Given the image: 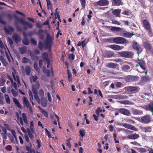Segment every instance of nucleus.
I'll use <instances>...</instances> for the list:
<instances>
[{"label": "nucleus", "mask_w": 153, "mask_h": 153, "mask_svg": "<svg viewBox=\"0 0 153 153\" xmlns=\"http://www.w3.org/2000/svg\"><path fill=\"white\" fill-rule=\"evenodd\" d=\"M33 67L36 71L38 72L40 71V69L38 67V63L36 62H34Z\"/></svg>", "instance_id": "obj_51"}, {"label": "nucleus", "mask_w": 153, "mask_h": 153, "mask_svg": "<svg viewBox=\"0 0 153 153\" xmlns=\"http://www.w3.org/2000/svg\"><path fill=\"white\" fill-rule=\"evenodd\" d=\"M25 70L26 74L29 75L31 72V69L30 67L28 66H26L25 67Z\"/></svg>", "instance_id": "obj_40"}, {"label": "nucleus", "mask_w": 153, "mask_h": 153, "mask_svg": "<svg viewBox=\"0 0 153 153\" xmlns=\"http://www.w3.org/2000/svg\"><path fill=\"white\" fill-rule=\"evenodd\" d=\"M140 88L136 86H129L127 87V91L129 94H135L137 92Z\"/></svg>", "instance_id": "obj_5"}, {"label": "nucleus", "mask_w": 153, "mask_h": 153, "mask_svg": "<svg viewBox=\"0 0 153 153\" xmlns=\"http://www.w3.org/2000/svg\"><path fill=\"white\" fill-rule=\"evenodd\" d=\"M149 79H150L149 77L146 76H143L142 78V80L145 82H147V81L149 80Z\"/></svg>", "instance_id": "obj_57"}, {"label": "nucleus", "mask_w": 153, "mask_h": 153, "mask_svg": "<svg viewBox=\"0 0 153 153\" xmlns=\"http://www.w3.org/2000/svg\"><path fill=\"white\" fill-rule=\"evenodd\" d=\"M146 108L147 109L151 111L153 115V103H150L146 105Z\"/></svg>", "instance_id": "obj_28"}, {"label": "nucleus", "mask_w": 153, "mask_h": 153, "mask_svg": "<svg viewBox=\"0 0 153 153\" xmlns=\"http://www.w3.org/2000/svg\"><path fill=\"white\" fill-rule=\"evenodd\" d=\"M113 43L117 44H123L127 42L126 39L123 37H116L113 39Z\"/></svg>", "instance_id": "obj_3"}, {"label": "nucleus", "mask_w": 153, "mask_h": 153, "mask_svg": "<svg viewBox=\"0 0 153 153\" xmlns=\"http://www.w3.org/2000/svg\"><path fill=\"white\" fill-rule=\"evenodd\" d=\"M54 40L53 37L51 36L49 34L47 35L45 40L44 42V44L45 45V49L48 48L49 51H51V47Z\"/></svg>", "instance_id": "obj_1"}, {"label": "nucleus", "mask_w": 153, "mask_h": 153, "mask_svg": "<svg viewBox=\"0 0 153 153\" xmlns=\"http://www.w3.org/2000/svg\"><path fill=\"white\" fill-rule=\"evenodd\" d=\"M6 79L5 78H1L0 81V85L1 86H3L5 82H6Z\"/></svg>", "instance_id": "obj_56"}, {"label": "nucleus", "mask_w": 153, "mask_h": 153, "mask_svg": "<svg viewBox=\"0 0 153 153\" xmlns=\"http://www.w3.org/2000/svg\"><path fill=\"white\" fill-rule=\"evenodd\" d=\"M130 102L129 100H124L120 102L121 103L124 104H129Z\"/></svg>", "instance_id": "obj_64"}, {"label": "nucleus", "mask_w": 153, "mask_h": 153, "mask_svg": "<svg viewBox=\"0 0 153 153\" xmlns=\"http://www.w3.org/2000/svg\"><path fill=\"white\" fill-rule=\"evenodd\" d=\"M131 14V12L130 11V10L128 9H126L122 13V14L127 16L130 15Z\"/></svg>", "instance_id": "obj_44"}, {"label": "nucleus", "mask_w": 153, "mask_h": 153, "mask_svg": "<svg viewBox=\"0 0 153 153\" xmlns=\"http://www.w3.org/2000/svg\"><path fill=\"white\" fill-rule=\"evenodd\" d=\"M134 35L133 33H130L127 32H125L123 33L122 36L126 37H131L133 35Z\"/></svg>", "instance_id": "obj_30"}, {"label": "nucleus", "mask_w": 153, "mask_h": 153, "mask_svg": "<svg viewBox=\"0 0 153 153\" xmlns=\"http://www.w3.org/2000/svg\"><path fill=\"white\" fill-rule=\"evenodd\" d=\"M38 79V77L36 76H33L32 78H30V82L32 83L33 81V82H36V80Z\"/></svg>", "instance_id": "obj_52"}, {"label": "nucleus", "mask_w": 153, "mask_h": 153, "mask_svg": "<svg viewBox=\"0 0 153 153\" xmlns=\"http://www.w3.org/2000/svg\"><path fill=\"white\" fill-rule=\"evenodd\" d=\"M109 2L108 0H100L97 2V4L100 6H107Z\"/></svg>", "instance_id": "obj_12"}, {"label": "nucleus", "mask_w": 153, "mask_h": 153, "mask_svg": "<svg viewBox=\"0 0 153 153\" xmlns=\"http://www.w3.org/2000/svg\"><path fill=\"white\" fill-rule=\"evenodd\" d=\"M39 95L41 98H44V93L43 90L40 89L39 91Z\"/></svg>", "instance_id": "obj_53"}, {"label": "nucleus", "mask_w": 153, "mask_h": 153, "mask_svg": "<svg viewBox=\"0 0 153 153\" xmlns=\"http://www.w3.org/2000/svg\"><path fill=\"white\" fill-rule=\"evenodd\" d=\"M31 42L33 45H36L37 44L36 41L35 40L34 38H32L31 39Z\"/></svg>", "instance_id": "obj_60"}, {"label": "nucleus", "mask_w": 153, "mask_h": 153, "mask_svg": "<svg viewBox=\"0 0 153 153\" xmlns=\"http://www.w3.org/2000/svg\"><path fill=\"white\" fill-rule=\"evenodd\" d=\"M40 87V83L38 81H36L34 84L32 85V90L33 92L36 93L38 92V90Z\"/></svg>", "instance_id": "obj_15"}, {"label": "nucleus", "mask_w": 153, "mask_h": 153, "mask_svg": "<svg viewBox=\"0 0 153 153\" xmlns=\"http://www.w3.org/2000/svg\"><path fill=\"white\" fill-rule=\"evenodd\" d=\"M4 30L6 33L9 34L11 32H13L14 31V30L13 27L10 26H8V27H5L4 28Z\"/></svg>", "instance_id": "obj_20"}, {"label": "nucleus", "mask_w": 153, "mask_h": 153, "mask_svg": "<svg viewBox=\"0 0 153 153\" xmlns=\"http://www.w3.org/2000/svg\"><path fill=\"white\" fill-rule=\"evenodd\" d=\"M80 2L81 3L82 7L83 9H84L85 7V0H80Z\"/></svg>", "instance_id": "obj_55"}, {"label": "nucleus", "mask_w": 153, "mask_h": 153, "mask_svg": "<svg viewBox=\"0 0 153 153\" xmlns=\"http://www.w3.org/2000/svg\"><path fill=\"white\" fill-rule=\"evenodd\" d=\"M41 112L43 114L44 116L47 118H48V112L45 110H44L42 108L40 109Z\"/></svg>", "instance_id": "obj_38"}, {"label": "nucleus", "mask_w": 153, "mask_h": 153, "mask_svg": "<svg viewBox=\"0 0 153 153\" xmlns=\"http://www.w3.org/2000/svg\"><path fill=\"white\" fill-rule=\"evenodd\" d=\"M142 130L145 132H150L152 131V128L150 126L143 127Z\"/></svg>", "instance_id": "obj_29"}, {"label": "nucleus", "mask_w": 153, "mask_h": 153, "mask_svg": "<svg viewBox=\"0 0 153 153\" xmlns=\"http://www.w3.org/2000/svg\"><path fill=\"white\" fill-rule=\"evenodd\" d=\"M151 120V117L149 115H146L142 117L140 120V121L142 123L144 124H148L149 123Z\"/></svg>", "instance_id": "obj_7"}, {"label": "nucleus", "mask_w": 153, "mask_h": 153, "mask_svg": "<svg viewBox=\"0 0 153 153\" xmlns=\"http://www.w3.org/2000/svg\"><path fill=\"white\" fill-rule=\"evenodd\" d=\"M132 47L134 49L137 51L138 56L140 53L143 51V48L140 46L138 43L136 42H134L132 45Z\"/></svg>", "instance_id": "obj_6"}, {"label": "nucleus", "mask_w": 153, "mask_h": 153, "mask_svg": "<svg viewBox=\"0 0 153 153\" xmlns=\"http://www.w3.org/2000/svg\"><path fill=\"white\" fill-rule=\"evenodd\" d=\"M117 65H118L117 64L114 63H108L106 65V67L114 69L116 68Z\"/></svg>", "instance_id": "obj_27"}, {"label": "nucleus", "mask_w": 153, "mask_h": 153, "mask_svg": "<svg viewBox=\"0 0 153 153\" xmlns=\"http://www.w3.org/2000/svg\"><path fill=\"white\" fill-rule=\"evenodd\" d=\"M121 9H116L112 11V13L117 16H119L120 17V14Z\"/></svg>", "instance_id": "obj_26"}, {"label": "nucleus", "mask_w": 153, "mask_h": 153, "mask_svg": "<svg viewBox=\"0 0 153 153\" xmlns=\"http://www.w3.org/2000/svg\"><path fill=\"white\" fill-rule=\"evenodd\" d=\"M8 42L9 43V44L10 45H12L13 44V42L12 40V39L10 37H8Z\"/></svg>", "instance_id": "obj_63"}, {"label": "nucleus", "mask_w": 153, "mask_h": 153, "mask_svg": "<svg viewBox=\"0 0 153 153\" xmlns=\"http://www.w3.org/2000/svg\"><path fill=\"white\" fill-rule=\"evenodd\" d=\"M71 140V138H69L66 140V144L70 148H71V145L70 142V140Z\"/></svg>", "instance_id": "obj_62"}, {"label": "nucleus", "mask_w": 153, "mask_h": 153, "mask_svg": "<svg viewBox=\"0 0 153 153\" xmlns=\"http://www.w3.org/2000/svg\"><path fill=\"white\" fill-rule=\"evenodd\" d=\"M12 38L16 43H18L21 41V37L18 34L14 33L12 35Z\"/></svg>", "instance_id": "obj_16"}, {"label": "nucleus", "mask_w": 153, "mask_h": 153, "mask_svg": "<svg viewBox=\"0 0 153 153\" xmlns=\"http://www.w3.org/2000/svg\"><path fill=\"white\" fill-rule=\"evenodd\" d=\"M31 57L32 59L34 61H37L39 59V57L38 56H35L34 55H32L31 53Z\"/></svg>", "instance_id": "obj_50"}, {"label": "nucleus", "mask_w": 153, "mask_h": 153, "mask_svg": "<svg viewBox=\"0 0 153 153\" xmlns=\"http://www.w3.org/2000/svg\"><path fill=\"white\" fill-rule=\"evenodd\" d=\"M133 112V114L135 115H140L143 113V111L138 109H134Z\"/></svg>", "instance_id": "obj_39"}, {"label": "nucleus", "mask_w": 153, "mask_h": 153, "mask_svg": "<svg viewBox=\"0 0 153 153\" xmlns=\"http://www.w3.org/2000/svg\"><path fill=\"white\" fill-rule=\"evenodd\" d=\"M123 126L124 127L127 128L135 131L137 130V128L135 127L128 124L124 123L123 124Z\"/></svg>", "instance_id": "obj_22"}, {"label": "nucleus", "mask_w": 153, "mask_h": 153, "mask_svg": "<svg viewBox=\"0 0 153 153\" xmlns=\"http://www.w3.org/2000/svg\"><path fill=\"white\" fill-rule=\"evenodd\" d=\"M111 30L112 31H118L121 30V29L119 27H112L111 28Z\"/></svg>", "instance_id": "obj_46"}, {"label": "nucleus", "mask_w": 153, "mask_h": 153, "mask_svg": "<svg viewBox=\"0 0 153 153\" xmlns=\"http://www.w3.org/2000/svg\"><path fill=\"white\" fill-rule=\"evenodd\" d=\"M130 69V67L127 65H123L122 67V70L123 71H128Z\"/></svg>", "instance_id": "obj_45"}, {"label": "nucleus", "mask_w": 153, "mask_h": 153, "mask_svg": "<svg viewBox=\"0 0 153 153\" xmlns=\"http://www.w3.org/2000/svg\"><path fill=\"white\" fill-rule=\"evenodd\" d=\"M42 58L44 61L46 62L50 60L48 58V54L47 53H44L42 55Z\"/></svg>", "instance_id": "obj_35"}, {"label": "nucleus", "mask_w": 153, "mask_h": 153, "mask_svg": "<svg viewBox=\"0 0 153 153\" xmlns=\"http://www.w3.org/2000/svg\"><path fill=\"white\" fill-rule=\"evenodd\" d=\"M137 64L136 65V67L140 66V68L144 70L146 69L145 62L142 59H139L138 58V61L137 62Z\"/></svg>", "instance_id": "obj_9"}, {"label": "nucleus", "mask_w": 153, "mask_h": 153, "mask_svg": "<svg viewBox=\"0 0 153 153\" xmlns=\"http://www.w3.org/2000/svg\"><path fill=\"white\" fill-rule=\"evenodd\" d=\"M79 134L80 137H80V139L81 141L83 140V138L85 137V131L84 129H81L79 131Z\"/></svg>", "instance_id": "obj_31"}, {"label": "nucleus", "mask_w": 153, "mask_h": 153, "mask_svg": "<svg viewBox=\"0 0 153 153\" xmlns=\"http://www.w3.org/2000/svg\"><path fill=\"white\" fill-rule=\"evenodd\" d=\"M15 25L17 30L20 32L22 31V29L21 27L19 26L16 22H15Z\"/></svg>", "instance_id": "obj_49"}, {"label": "nucleus", "mask_w": 153, "mask_h": 153, "mask_svg": "<svg viewBox=\"0 0 153 153\" xmlns=\"http://www.w3.org/2000/svg\"><path fill=\"white\" fill-rule=\"evenodd\" d=\"M12 75L14 80L17 82L18 85L19 86V85H21L19 77L17 75L16 76L14 73L13 72H12Z\"/></svg>", "instance_id": "obj_24"}, {"label": "nucleus", "mask_w": 153, "mask_h": 153, "mask_svg": "<svg viewBox=\"0 0 153 153\" xmlns=\"http://www.w3.org/2000/svg\"><path fill=\"white\" fill-rule=\"evenodd\" d=\"M20 53L23 54H25L27 51L26 48V47L20 48H19Z\"/></svg>", "instance_id": "obj_42"}, {"label": "nucleus", "mask_w": 153, "mask_h": 153, "mask_svg": "<svg viewBox=\"0 0 153 153\" xmlns=\"http://www.w3.org/2000/svg\"><path fill=\"white\" fill-rule=\"evenodd\" d=\"M105 57L110 58L114 56V53L111 51H105L103 53Z\"/></svg>", "instance_id": "obj_17"}, {"label": "nucleus", "mask_w": 153, "mask_h": 153, "mask_svg": "<svg viewBox=\"0 0 153 153\" xmlns=\"http://www.w3.org/2000/svg\"><path fill=\"white\" fill-rule=\"evenodd\" d=\"M4 98L6 99L7 102L8 104L10 103V100L9 98V96L8 95L5 94L4 95Z\"/></svg>", "instance_id": "obj_48"}, {"label": "nucleus", "mask_w": 153, "mask_h": 153, "mask_svg": "<svg viewBox=\"0 0 153 153\" xmlns=\"http://www.w3.org/2000/svg\"><path fill=\"white\" fill-rule=\"evenodd\" d=\"M22 102L24 106L25 107H26L27 108H29L30 111L32 112V108L31 105L27 97H24L23 98Z\"/></svg>", "instance_id": "obj_11"}, {"label": "nucleus", "mask_w": 153, "mask_h": 153, "mask_svg": "<svg viewBox=\"0 0 153 153\" xmlns=\"http://www.w3.org/2000/svg\"><path fill=\"white\" fill-rule=\"evenodd\" d=\"M75 57V55L73 54H69L68 55V58L69 60H74Z\"/></svg>", "instance_id": "obj_54"}, {"label": "nucleus", "mask_w": 153, "mask_h": 153, "mask_svg": "<svg viewBox=\"0 0 153 153\" xmlns=\"http://www.w3.org/2000/svg\"><path fill=\"white\" fill-rule=\"evenodd\" d=\"M144 46L146 50H149L151 49V46L150 44L147 42L144 43Z\"/></svg>", "instance_id": "obj_47"}, {"label": "nucleus", "mask_w": 153, "mask_h": 153, "mask_svg": "<svg viewBox=\"0 0 153 153\" xmlns=\"http://www.w3.org/2000/svg\"><path fill=\"white\" fill-rule=\"evenodd\" d=\"M43 72L44 73L46 74L47 76V77H49L50 76L51 74V71L49 70H46L45 67H44L43 68Z\"/></svg>", "instance_id": "obj_32"}, {"label": "nucleus", "mask_w": 153, "mask_h": 153, "mask_svg": "<svg viewBox=\"0 0 153 153\" xmlns=\"http://www.w3.org/2000/svg\"><path fill=\"white\" fill-rule=\"evenodd\" d=\"M40 103H41L42 106L44 107H45L47 106V101L45 98H41Z\"/></svg>", "instance_id": "obj_33"}, {"label": "nucleus", "mask_w": 153, "mask_h": 153, "mask_svg": "<svg viewBox=\"0 0 153 153\" xmlns=\"http://www.w3.org/2000/svg\"><path fill=\"white\" fill-rule=\"evenodd\" d=\"M67 73L68 77V81L70 82L72 81V74H71V73L69 71L68 69L67 70Z\"/></svg>", "instance_id": "obj_37"}, {"label": "nucleus", "mask_w": 153, "mask_h": 153, "mask_svg": "<svg viewBox=\"0 0 153 153\" xmlns=\"http://www.w3.org/2000/svg\"><path fill=\"white\" fill-rule=\"evenodd\" d=\"M38 48L40 50H42L44 48V44L42 41H39L38 43Z\"/></svg>", "instance_id": "obj_43"}, {"label": "nucleus", "mask_w": 153, "mask_h": 153, "mask_svg": "<svg viewBox=\"0 0 153 153\" xmlns=\"http://www.w3.org/2000/svg\"><path fill=\"white\" fill-rule=\"evenodd\" d=\"M23 35L25 37L22 39V42L23 44L26 45H28L29 43V42L27 38L26 37V35L25 32H23Z\"/></svg>", "instance_id": "obj_23"}, {"label": "nucleus", "mask_w": 153, "mask_h": 153, "mask_svg": "<svg viewBox=\"0 0 153 153\" xmlns=\"http://www.w3.org/2000/svg\"><path fill=\"white\" fill-rule=\"evenodd\" d=\"M34 94V98L35 100L37 101V102L40 104V99L38 95L37 94L38 92H36L35 93L34 92H33Z\"/></svg>", "instance_id": "obj_36"}, {"label": "nucleus", "mask_w": 153, "mask_h": 153, "mask_svg": "<svg viewBox=\"0 0 153 153\" xmlns=\"http://www.w3.org/2000/svg\"><path fill=\"white\" fill-rule=\"evenodd\" d=\"M126 134L127 135V137L129 139H136L139 137L138 134H133L134 131H131L128 129H125L124 130Z\"/></svg>", "instance_id": "obj_2"}, {"label": "nucleus", "mask_w": 153, "mask_h": 153, "mask_svg": "<svg viewBox=\"0 0 153 153\" xmlns=\"http://www.w3.org/2000/svg\"><path fill=\"white\" fill-rule=\"evenodd\" d=\"M22 117L24 122L26 124L28 123L27 117L25 113H23L22 114Z\"/></svg>", "instance_id": "obj_41"}, {"label": "nucleus", "mask_w": 153, "mask_h": 153, "mask_svg": "<svg viewBox=\"0 0 153 153\" xmlns=\"http://www.w3.org/2000/svg\"><path fill=\"white\" fill-rule=\"evenodd\" d=\"M139 78V77L137 76L128 75L125 76L124 79L127 82H131L137 80Z\"/></svg>", "instance_id": "obj_10"}, {"label": "nucleus", "mask_w": 153, "mask_h": 153, "mask_svg": "<svg viewBox=\"0 0 153 153\" xmlns=\"http://www.w3.org/2000/svg\"><path fill=\"white\" fill-rule=\"evenodd\" d=\"M11 93L13 95L14 97H16L18 95V93L16 91L14 90L13 89H11Z\"/></svg>", "instance_id": "obj_58"}, {"label": "nucleus", "mask_w": 153, "mask_h": 153, "mask_svg": "<svg viewBox=\"0 0 153 153\" xmlns=\"http://www.w3.org/2000/svg\"><path fill=\"white\" fill-rule=\"evenodd\" d=\"M109 47L114 50H119L121 49V46L119 45H112L109 46Z\"/></svg>", "instance_id": "obj_25"}, {"label": "nucleus", "mask_w": 153, "mask_h": 153, "mask_svg": "<svg viewBox=\"0 0 153 153\" xmlns=\"http://www.w3.org/2000/svg\"><path fill=\"white\" fill-rule=\"evenodd\" d=\"M19 22L24 26H27L30 28H33V25L32 24L27 22L25 21L23 19L20 18L19 19Z\"/></svg>", "instance_id": "obj_13"}, {"label": "nucleus", "mask_w": 153, "mask_h": 153, "mask_svg": "<svg viewBox=\"0 0 153 153\" xmlns=\"http://www.w3.org/2000/svg\"><path fill=\"white\" fill-rule=\"evenodd\" d=\"M119 54L122 57L131 58L133 56V53L131 51H121Z\"/></svg>", "instance_id": "obj_8"}, {"label": "nucleus", "mask_w": 153, "mask_h": 153, "mask_svg": "<svg viewBox=\"0 0 153 153\" xmlns=\"http://www.w3.org/2000/svg\"><path fill=\"white\" fill-rule=\"evenodd\" d=\"M143 26L145 29L147 30L148 33H152V30L150 24L149 22L146 19H144L142 21Z\"/></svg>", "instance_id": "obj_4"}, {"label": "nucleus", "mask_w": 153, "mask_h": 153, "mask_svg": "<svg viewBox=\"0 0 153 153\" xmlns=\"http://www.w3.org/2000/svg\"><path fill=\"white\" fill-rule=\"evenodd\" d=\"M13 102H14L16 105L19 108H22L21 105L18 100L15 98H13Z\"/></svg>", "instance_id": "obj_34"}, {"label": "nucleus", "mask_w": 153, "mask_h": 153, "mask_svg": "<svg viewBox=\"0 0 153 153\" xmlns=\"http://www.w3.org/2000/svg\"><path fill=\"white\" fill-rule=\"evenodd\" d=\"M28 59L26 57H24L22 58V63L26 64V63H27L28 62Z\"/></svg>", "instance_id": "obj_59"}, {"label": "nucleus", "mask_w": 153, "mask_h": 153, "mask_svg": "<svg viewBox=\"0 0 153 153\" xmlns=\"http://www.w3.org/2000/svg\"><path fill=\"white\" fill-rule=\"evenodd\" d=\"M118 110L119 113L128 116L130 114L129 111L126 109L121 108L120 109H119Z\"/></svg>", "instance_id": "obj_18"}, {"label": "nucleus", "mask_w": 153, "mask_h": 153, "mask_svg": "<svg viewBox=\"0 0 153 153\" xmlns=\"http://www.w3.org/2000/svg\"><path fill=\"white\" fill-rule=\"evenodd\" d=\"M112 4L114 6H120L123 5V2L121 0H111Z\"/></svg>", "instance_id": "obj_19"}, {"label": "nucleus", "mask_w": 153, "mask_h": 153, "mask_svg": "<svg viewBox=\"0 0 153 153\" xmlns=\"http://www.w3.org/2000/svg\"><path fill=\"white\" fill-rule=\"evenodd\" d=\"M48 98V101L51 102H52V97L50 94L49 92H48L47 94Z\"/></svg>", "instance_id": "obj_61"}, {"label": "nucleus", "mask_w": 153, "mask_h": 153, "mask_svg": "<svg viewBox=\"0 0 153 153\" xmlns=\"http://www.w3.org/2000/svg\"><path fill=\"white\" fill-rule=\"evenodd\" d=\"M27 131L28 134V135L30 138L31 139H33L34 137L33 134H35V133L33 127L30 128H27Z\"/></svg>", "instance_id": "obj_14"}, {"label": "nucleus", "mask_w": 153, "mask_h": 153, "mask_svg": "<svg viewBox=\"0 0 153 153\" xmlns=\"http://www.w3.org/2000/svg\"><path fill=\"white\" fill-rule=\"evenodd\" d=\"M44 33V30L42 29H40L36 34L39 36L40 39L41 40H43L45 37Z\"/></svg>", "instance_id": "obj_21"}]
</instances>
